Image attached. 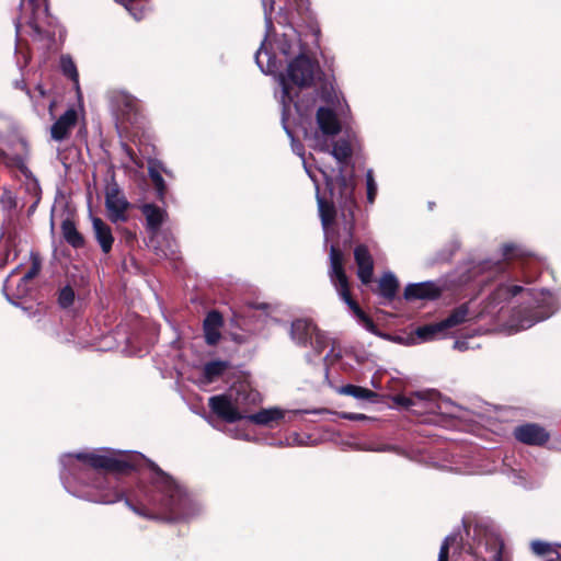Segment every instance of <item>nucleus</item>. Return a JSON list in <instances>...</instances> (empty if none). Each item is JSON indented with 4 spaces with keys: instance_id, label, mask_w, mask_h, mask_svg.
Masks as SVG:
<instances>
[{
    "instance_id": "obj_1",
    "label": "nucleus",
    "mask_w": 561,
    "mask_h": 561,
    "mask_svg": "<svg viewBox=\"0 0 561 561\" xmlns=\"http://www.w3.org/2000/svg\"><path fill=\"white\" fill-rule=\"evenodd\" d=\"M70 456L81 463L73 467L76 480L95 491V502L111 504L125 499L136 514L150 519L176 522L190 513L191 500L186 491L154 462L149 465V483L140 481L134 490L126 491L118 480L121 476L137 470L139 459L136 455L105 450L101 454L77 453Z\"/></svg>"
},
{
    "instance_id": "obj_2",
    "label": "nucleus",
    "mask_w": 561,
    "mask_h": 561,
    "mask_svg": "<svg viewBox=\"0 0 561 561\" xmlns=\"http://www.w3.org/2000/svg\"><path fill=\"white\" fill-rule=\"evenodd\" d=\"M517 296L529 304L524 313L515 307L502 306L497 311L499 325L507 333H515L528 329L535 323L551 317L559 307L558 299L549 291L527 289L523 286L500 283L493 290V309L502 302H512Z\"/></svg>"
},
{
    "instance_id": "obj_3",
    "label": "nucleus",
    "mask_w": 561,
    "mask_h": 561,
    "mask_svg": "<svg viewBox=\"0 0 561 561\" xmlns=\"http://www.w3.org/2000/svg\"><path fill=\"white\" fill-rule=\"evenodd\" d=\"M210 411L226 423H236L241 420H248L253 424L270 426L273 422L284 419V412L279 409H261L253 414H244L232 405L229 397L225 394L213 396L208 400Z\"/></svg>"
},
{
    "instance_id": "obj_4",
    "label": "nucleus",
    "mask_w": 561,
    "mask_h": 561,
    "mask_svg": "<svg viewBox=\"0 0 561 561\" xmlns=\"http://www.w3.org/2000/svg\"><path fill=\"white\" fill-rule=\"evenodd\" d=\"M329 277L341 299L348 306L357 321L363 325L370 317L353 298L351 284L344 268V254L337 244L330 247Z\"/></svg>"
},
{
    "instance_id": "obj_5",
    "label": "nucleus",
    "mask_w": 561,
    "mask_h": 561,
    "mask_svg": "<svg viewBox=\"0 0 561 561\" xmlns=\"http://www.w3.org/2000/svg\"><path fill=\"white\" fill-rule=\"evenodd\" d=\"M329 277L341 299L348 306L357 321L363 325L370 317L353 298L351 284L344 268V254L337 244L330 247Z\"/></svg>"
},
{
    "instance_id": "obj_6",
    "label": "nucleus",
    "mask_w": 561,
    "mask_h": 561,
    "mask_svg": "<svg viewBox=\"0 0 561 561\" xmlns=\"http://www.w3.org/2000/svg\"><path fill=\"white\" fill-rule=\"evenodd\" d=\"M325 187L331 198L335 199L344 210L353 213L356 207L354 197L355 184L352 179L346 178L341 171L335 178L324 174Z\"/></svg>"
},
{
    "instance_id": "obj_7",
    "label": "nucleus",
    "mask_w": 561,
    "mask_h": 561,
    "mask_svg": "<svg viewBox=\"0 0 561 561\" xmlns=\"http://www.w3.org/2000/svg\"><path fill=\"white\" fill-rule=\"evenodd\" d=\"M317 70H319L318 61L301 53L289 62L287 75L293 84L309 88L314 82Z\"/></svg>"
},
{
    "instance_id": "obj_8",
    "label": "nucleus",
    "mask_w": 561,
    "mask_h": 561,
    "mask_svg": "<svg viewBox=\"0 0 561 561\" xmlns=\"http://www.w3.org/2000/svg\"><path fill=\"white\" fill-rule=\"evenodd\" d=\"M105 207L108 213L107 217L112 222H126L128 220L126 213L130 203L114 180L105 188Z\"/></svg>"
},
{
    "instance_id": "obj_9",
    "label": "nucleus",
    "mask_w": 561,
    "mask_h": 561,
    "mask_svg": "<svg viewBox=\"0 0 561 561\" xmlns=\"http://www.w3.org/2000/svg\"><path fill=\"white\" fill-rule=\"evenodd\" d=\"M226 396L230 398L232 405L243 411L244 414H249L253 407L262 402L261 393L244 381L233 385L230 393Z\"/></svg>"
},
{
    "instance_id": "obj_10",
    "label": "nucleus",
    "mask_w": 561,
    "mask_h": 561,
    "mask_svg": "<svg viewBox=\"0 0 561 561\" xmlns=\"http://www.w3.org/2000/svg\"><path fill=\"white\" fill-rule=\"evenodd\" d=\"M443 294V287L435 282H422L409 284L404 288L403 298L407 301L413 300H436Z\"/></svg>"
},
{
    "instance_id": "obj_11",
    "label": "nucleus",
    "mask_w": 561,
    "mask_h": 561,
    "mask_svg": "<svg viewBox=\"0 0 561 561\" xmlns=\"http://www.w3.org/2000/svg\"><path fill=\"white\" fill-rule=\"evenodd\" d=\"M354 260L357 265V277L362 284H370L374 275V259L367 245L358 244L354 249Z\"/></svg>"
},
{
    "instance_id": "obj_12",
    "label": "nucleus",
    "mask_w": 561,
    "mask_h": 561,
    "mask_svg": "<svg viewBox=\"0 0 561 561\" xmlns=\"http://www.w3.org/2000/svg\"><path fill=\"white\" fill-rule=\"evenodd\" d=\"M515 438L526 445H542L549 439L548 432L540 425L527 423L514 430Z\"/></svg>"
},
{
    "instance_id": "obj_13",
    "label": "nucleus",
    "mask_w": 561,
    "mask_h": 561,
    "mask_svg": "<svg viewBox=\"0 0 561 561\" xmlns=\"http://www.w3.org/2000/svg\"><path fill=\"white\" fill-rule=\"evenodd\" d=\"M224 325V317L218 310H210L203 321V332L205 342L209 346H215L221 339L220 329Z\"/></svg>"
},
{
    "instance_id": "obj_14",
    "label": "nucleus",
    "mask_w": 561,
    "mask_h": 561,
    "mask_svg": "<svg viewBox=\"0 0 561 561\" xmlns=\"http://www.w3.org/2000/svg\"><path fill=\"white\" fill-rule=\"evenodd\" d=\"M316 121L319 129L325 136H336L341 133V122L334 110L325 106H320L317 110Z\"/></svg>"
},
{
    "instance_id": "obj_15",
    "label": "nucleus",
    "mask_w": 561,
    "mask_h": 561,
    "mask_svg": "<svg viewBox=\"0 0 561 561\" xmlns=\"http://www.w3.org/2000/svg\"><path fill=\"white\" fill-rule=\"evenodd\" d=\"M78 121V114L75 108H68L59 118L51 125L50 135L54 140L61 141L66 139L71 128H73Z\"/></svg>"
},
{
    "instance_id": "obj_16",
    "label": "nucleus",
    "mask_w": 561,
    "mask_h": 561,
    "mask_svg": "<svg viewBox=\"0 0 561 561\" xmlns=\"http://www.w3.org/2000/svg\"><path fill=\"white\" fill-rule=\"evenodd\" d=\"M93 236L104 254L111 253L114 244L112 228L100 217H92Z\"/></svg>"
},
{
    "instance_id": "obj_17",
    "label": "nucleus",
    "mask_w": 561,
    "mask_h": 561,
    "mask_svg": "<svg viewBox=\"0 0 561 561\" xmlns=\"http://www.w3.org/2000/svg\"><path fill=\"white\" fill-rule=\"evenodd\" d=\"M317 325L309 319H296L290 325V337L299 346L306 347L312 337Z\"/></svg>"
},
{
    "instance_id": "obj_18",
    "label": "nucleus",
    "mask_w": 561,
    "mask_h": 561,
    "mask_svg": "<svg viewBox=\"0 0 561 561\" xmlns=\"http://www.w3.org/2000/svg\"><path fill=\"white\" fill-rule=\"evenodd\" d=\"M140 210L146 218L147 230L157 233L167 218L165 210L150 203L144 204Z\"/></svg>"
},
{
    "instance_id": "obj_19",
    "label": "nucleus",
    "mask_w": 561,
    "mask_h": 561,
    "mask_svg": "<svg viewBox=\"0 0 561 561\" xmlns=\"http://www.w3.org/2000/svg\"><path fill=\"white\" fill-rule=\"evenodd\" d=\"M399 287L397 277L391 272H387L379 278L378 285L373 288V291L386 300L392 301L397 297Z\"/></svg>"
},
{
    "instance_id": "obj_20",
    "label": "nucleus",
    "mask_w": 561,
    "mask_h": 561,
    "mask_svg": "<svg viewBox=\"0 0 561 561\" xmlns=\"http://www.w3.org/2000/svg\"><path fill=\"white\" fill-rule=\"evenodd\" d=\"M60 229L65 241L73 249H82L85 245V239L83 234L78 231L73 219L69 217L64 219Z\"/></svg>"
},
{
    "instance_id": "obj_21",
    "label": "nucleus",
    "mask_w": 561,
    "mask_h": 561,
    "mask_svg": "<svg viewBox=\"0 0 561 561\" xmlns=\"http://www.w3.org/2000/svg\"><path fill=\"white\" fill-rule=\"evenodd\" d=\"M320 150L323 152H330L341 163L346 162L353 153L352 146L346 139L335 141L331 151L328 144L324 141L320 145Z\"/></svg>"
},
{
    "instance_id": "obj_22",
    "label": "nucleus",
    "mask_w": 561,
    "mask_h": 561,
    "mask_svg": "<svg viewBox=\"0 0 561 561\" xmlns=\"http://www.w3.org/2000/svg\"><path fill=\"white\" fill-rule=\"evenodd\" d=\"M115 2L124 5L136 21H141L150 10V0H115Z\"/></svg>"
},
{
    "instance_id": "obj_23",
    "label": "nucleus",
    "mask_w": 561,
    "mask_h": 561,
    "mask_svg": "<svg viewBox=\"0 0 561 561\" xmlns=\"http://www.w3.org/2000/svg\"><path fill=\"white\" fill-rule=\"evenodd\" d=\"M469 314V308L466 304L456 307L447 318L440 321L445 331L462 324L467 321Z\"/></svg>"
},
{
    "instance_id": "obj_24",
    "label": "nucleus",
    "mask_w": 561,
    "mask_h": 561,
    "mask_svg": "<svg viewBox=\"0 0 561 561\" xmlns=\"http://www.w3.org/2000/svg\"><path fill=\"white\" fill-rule=\"evenodd\" d=\"M229 368V363L226 360H210L203 367V376L207 382H213L224 375Z\"/></svg>"
},
{
    "instance_id": "obj_25",
    "label": "nucleus",
    "mask_w": 561,
    "mask_h": 561,
    "mask_svg": "<svg viewBox=\"0 0 561 561\" xmlns=\"http://www.w3.org/2000/svg\"><path fill=\"white\" fill-rule=\"evenodd\" d=\"M340 393L345 396H351L360 400H368L375 402L379 397L377 392L369 390L367 388L355 386V385H345L340 389Z\"/></svg>"
},
{
    "instance_id": "obj_26",
    "label": "nucleus",
    "mask_w": 561,
    "mask_h": 561,
    "mask_svg": "<svg viewBox=\"0 0 561 561\" xmlns=\"http://www.w3.org/2000/svg\"><path fill=\"white\" fill-rule=\"evenodd\" d=\"M317 201L322 225L324 227L332 225L336 216L334 203L321 197L319 193L317 194Z\"/></svg>"
},
{
    "instance_id": "obj_27",
    "label": "nucleus",
    "mask_w": 561,
    "mask_h": 561,
    "mask_svg": "<svg viewBox=\"0 0 561 561\" xmlns=\"http://www.w3.org/2000/svg\"><path fill=\"white\" fill-rule=\"evenodd\" d=\"M30 261H31V267L25 273V275L21 278L20 285L21 284L26 285L28 282L34 279L41 273V270H42L41 254L38 252L32 251L30 253Z\"/></svg>"
},
{
    "instance_id": "obj_28",
    "label": "nucleus",
    "mask_w": 561,
    "mask_h": 561,
    "mask_svg": "<svg viewBox=\"0 0 561 561\" xmlns=\"http://www.w3.org/2000/svg\"><path fill=\"white\" fill-rule=\"evenodd\" d=\"M60 68L64 76L69 78L75 83L76 88L79 90V73L77 70V66L70 56H61Z\"/></svg>"
},
{
    "instance_id": "obj_29",
    "label": "nucleus",
    "mask_w": 561,
    "mask_h": 561,
    "mask_svg": "<svg viewBox=\"0 0 561 561\" xmlns=\"http://www.w3.org/2000/svg\"><path fill=\"white\" fill-rule=\"evenodd\" d=\"M445 332V329L443 328L440 321L436 323H430L422 327L416 328L415 334L417 337H420L422 341H431L435 339V336L439 333Z\"/></svg>"
},
{
    "instance_id": "obj_30",
    "label": "nucleus",
    "mask_w": 561,
    "mask_h": 561,
    "mask_svg": "<svg viewBox=\"0 0 561 561\" xmlns=\"http://www.w3.org/2000/svg\"><path fill=\"white\" fill-rule=\"evenodd\" d=\"M473 539L477 541V548L483 547L485 551H489L491 547V534L486 525H474Z\"/></svg>"
},
{
    "instance_id": "obj_31",
    "label": "nucleus",
    "mask_w": 561,
    "mask_h": 561,
    "mask_svg": "<svg viewBox=\"0 0 561 561\" xmlns=\"http://www.w3.org/2000/svg\"><path fill=\"white\" fill-rule=\"evenodd\" d=\"M527 254V250L517 243L508 242L501 248V256L503 261H511L514 259L523 257Z\"/></svg>"
},
{
    "instance_id": "obj_32",
    "label": "nucleus",
    "mask_w": 561,
    "mask_h": 561,
    "mask_svg": "<svg viewBox=\"0 0 561 561\" xmlns=\"http://www.w3.org/2000/svg\"><path fill=\"white\" fill-rule=\"evenodd\" d=\"M149 176L156 190L157 198L163 202L167 194V185L161 173L156 168L150 167Z\"/></svg>"
},
{
    "instance_id": "obj_33",
    "label": "nucleus",
    "mask_w": 561,
    "mask_h": 561,
    "mask_svg": "<svg viewBox=\"0 0 561 561\" xmlns=\"http://www.w3.org/2000/svg\"><path fill=\"white\" fill-rule=\"evenodd\" d=\"M329 344L330 337L327 335V333L316 328L309 345H311L313 351L319 355L329 346Z\"/></svg>"
},
{
    "instance_id": "obj_34",
    "label": "nucleus",
    "mask_w": 561,
    "mask_h": 561,
    "mask_svg": "<svg viewBox=\"0 0 561 561\" xmlns=\"http://www.w3.org/2000/svg\"><path fill=\"white\" fill-rule=\"evenodd\" d=\"M75 290L70 285H66L58 293V305L62 309H68L73 305L75 301Z\"/></svg>"
},
{
    "instance_id": "obj_35",
    "label": "nucleus",
    "mask_w": 561,
    "mask_h": 561,
    "mask_svg": "<svg viewBox=\"0 0 561 561\" xmlns=\"http://www.w3.org/2000/svg\"><path fill=\"white\" fill-rule=\"evenodd\" d=\"M458 535H449L445 538L440 546L437 561H449V549L458 542Z\"/></svg>"
},
{
    "instance_id": "obj_36",
    "label": "nucleus",
    "mask_w": 561,
    "mask_h": 561,
    "mask_svg": "<svg viewBox=\"0 0 561 561\" xmlns=\"http://www.w3.org/2000/svg\"><path fill=\"white\" fill-rule=\"evenodd\" d=\"M0 204L8 211L15 209L18 206L16 198L13 196L12 192L8 188L3 190V193L0 196Z\"/></svg>"
},
{
    "instance_id": "obj_37",
    "label": "nucleus",
    "mask_w": 561,
    "mask_h": 561,
    "mask_svg": "<svg viewBox=\"0 0 561 561\" xmlns=\"http://www.w3.org/2000/svg\"><path fill=\"white\" fill-rule=\"evenodd\" d=\"M366 185H367V202L369 204H374L376 195H377V184L374 180L371 170H369L366 174Z\"/></svg>"
},
{
    "instance_id": "obj_38",
    "label": "nucleus",
    "mask_w": 561,
    "mask_h": 561,
    "mask_svg": "<svg viewBox=\"0 0 561 561\" xmlns=\"http://www.w3.org/2000/svg\"><path fill=\"white\" fill-rule=\"evenodd\" d=\"M531 550L536 554L545 556V554H548V553H550L552 551V547L548 542L540 541V540H535V541L531 542Z\"/></svg>"
},
{
    "instance_id": "obj_39",
    "label": "nucleus",
    "mask_w": 561,
    "mask_h": 561,
    "mask_svg": "<svg viewBox=\"0 0 561 561\" xmlns=\"http://www.w3.org/2000/svg\"><path fill=\"white\" fill-rule=\"evenodd\" d=\"M363 327L368 331L370 332L371 334L376 335V336H385L378 325L374 322V320L371 318H369L364 324Z\"/></svg>"
},
{
    "instance_id": "obj_40",
    "label": "nucleus",
    "mask_w": 561,
    "mask_h": 561,
    "mask_svg": "<svg viewBox=\"0 0 561 561\" xmlns=\"http://www.w3.org/2000/svg\"><path fill=\"white\" fill-rule=\"evenodd\" d=\"M122 150L131 162L137 163V154L129 145H127L126 142H122Z\"/></svg>"
},
{
    "instance_id": "obj_41",
    "label": "nucleus",
    "mask_w": 561,
    "mask_h": 561,
    "mask_svg": "<svg viewBox=\"0 0 561 561\" xmlns=\"http://www.w3.org/2000/svg\"><path fill=\"white\" fill-rule=\"evenodd\" d=\"M502 306H504V307H506V308H512V302H507V301L502 302V304L497 305V306L493 309V317L495 316L496 327H497L501 331H503V330H502V327H501V325H499L501 322H499V320H497V311H499V309H500ZM492 325H495V322H494V321L492 322Z\"/></svg>"
},
{
    "instance_id": "obj_42",
    "label": "nucleus",
    "mask_w": 561,
    "mask_h": 561,
    "mask_svg": "<svg viewBox=\"0 0 561 561\" xmlns=\"http://www.w3.org/2000/svg\"><path fill=\"white\" fill-rule=\"evenodd\" d=\"M396 402L405 408H409L413 403L410 398H407L404 396H398L396 398Z\"/></svg>"
},
{
    "instance_id": "obj_43",
    "label": "nucleus",
    "mask_w": 561,
    "mask_h": 561,
    "mask_svg": "<svg viewBox=\"0 0 561 561\" xmlns=\"http://www.w3.org/2000/svg\"><path fill=\"white\" fill-rule=\"evenodd\" d=\"M345 419H348V420H364L366 419V416L364 414H353V413H350V414H345L344 416Z\"/></svg>"
},
{
    "instance_id": "obj_44",
    "label": "nucleus",
    "mask_w": 561,
    "mask_h": 561,
    "mask_svg": "<svg viewBox=\"0 0 561 561\" xmlns=\"http://www.w3.org/2000/svg\"><path fill=\"white\" fill-rule=\"evenodd\" d=\"M289 85L285 81H283V93L285 96H289Z\"/></svg>"
},
{
    "instance_id": "obj_45",
    "label": "nucleus",
    "mask_w": 561,
    "mask_h": 561,
    "mask_svg": "<svg viewBox=\"0 0 561 561\" xmlns=\"http://www.w3.org/2000/svg\"><path fill=\"white\" fill-rule=\"evenodd\" d=\"M32 28H33V30H34V32H35V33H37L38 35H41V34H42V30H41V27H39L37 24L32 25Z\"/></svg>"
},
{
    "instance_id": "obj_46",
    "label": "nucleus",
    "mask_w": 561,
    "mask_h": 561,
    "mask_svg": "<svg viewBox=\"0 0 561 561\" xmlns=\"http://www.w3.org/2000/svg\"><path fill=\"white\" fill-rule=\"evenodd\" d=\"M502 270V265L499 263L496 266L493 264V267H492V271H493V274L496 272V271H501Z\"/></svg>"
},
{
    "instance_id": "obj_47",
    "label": "nucleus",
    "mask_w": 561,
    "mask_h": 561,
    "mask_svg": "<svg viewBox=\"0 0 561 561\" xmlns=\"http://www.w3.org/2000/svg\"><path fill=\"white\" fill-rule=\"evenodd\" d=\"M492 540H493V548H495L497 545L499 538L494 534H493Z\"/></svg>"
},
{
    "instance_id": "obj_48",
    "label": "nucleus",
    "mask_w": 561,
    "mask_h": 561,
    "mask_svg": "<svg viewBox=\"0 0 561 561\" xmlns=\"http://www.w3.org/2000/svg\"><path fill=\"white\" fill-rule=\"evenodd\" d=\"M7 158V152L0 148V159Z\"/></svg>"
},
{
    "instance_id": "obj_49",
    "label": "nucleus",
    "mask_w": 561,
    "mask_h": 561,
    "mask_svg": "<svg viewBox=\"0 0 561 561\" xmlns=\"http://www.w3.org/2000/svg\"><path fill=\"white\" fill-rule=\"evenodd\" d=\"M496 561H510V560L505 559L502 554H500V557L496 559Z\"/></svg>"
},
{
    "instance_id": "obj_50",
    "label": "nucleus",
    "mask_w": 561,
    "mask_h": 561,
    "mask_svg": "<svg viewBox=\"0 0 561 561\" xmlns=\"http://www.w3.org/2000/svg\"><path fill=\"white\" fill-rule=\"evenodd\" d=\"M19 88H21V89H23V90H24V89H25V84H23V85H22V84H19Z\"/></svg>"
},
{
    "instance_id": "obj_51",
    "label": "nucleus",
    "mask_w": 561,
    "mask_h": 561,
    "mask_svg": "<svg viewBox=\"0 0 561 561\" xmlns=\"http://www.w3.org/2000/svg\"><path fill=\"white\" fill-rule=\"evenodd\" d=\"M19 88H21V89H23V90H24V89H25V84H23V85H22V84H19Z\"/></svg>"
}]
</instances>
